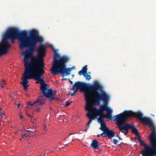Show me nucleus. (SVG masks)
I'll return each instance as SVG.
<instances>
[{
	"label": "nucleus",
	"instance_id": "1",
	"mask_svg": "<svg viewBox=\"0 0 156 156\" xmlns=\"http://www.w3.org/2000/svg\"><path fill=\"white\" fill-rule=\"evenodd\" d=\"M42 37L36 30H31L29 36H27L26 31H20L18 29L14 27L9 28L4 34L0 43V56L6 54L10 48L8 41V39L12 40L18 38L20 42V49H23L26 48L30 49L37 41H42Z\"/></svg>",
	"mask_w": 156,
	"mask_h": 156
},
{
	"label": "nucleus",
	"instance_id": "2",
	"mask_svg": "<svg viewBox=\"0 0 156 156\" xmlns=\"http://www.w3.org/2000/svg\"><path fill=\"white\" fill-rule=\"evenodd\" d=\"M43 39L42 37V41H37L29 49H27L22 52L23 57L25 71L43 75L45 73L44 69L45 68L44 63V59L40 56H35L34 53L35 51L37 44L42 43Z\"/></svg>",
	"mask_w": 156,
	"mask_h": 156
},
{
	"label": "nucleus",
	"instance_id": "3",
	"mask_svg": "<svg viewBox=\"0 0 156 156\" xmlns=\"http://www.w3.org/2000/svg\"><path fill=\"white\" fill-rule=\"evenodd\" d=\"M87 88L85 91L84 98H110V95L104 90L103 87L97 81L95 80L91 84H88L85 82L77 81L73 85L71 90L77 91L80 89L81 91Z\"/></svg>",
	"mask_w": 156,
	"mask_h": 156
},
{
	"label": "nucleus",
	"instance_id": "4",
	"mask_svg": "<svg viewBox=\"0 0 156 156\" xmlns=\"http://www.w3.org/2000/svg\"><path fill=\"white\" fill-rule=\"evenodd\" d=\"M43 75L41 74L33 73L24 71L21 78L22 81L20 84L24 87L25 90H27L28 86V80L34 79L37 80L36 83H40L41 84L40 89L42 91V93L45 98H55L57 92L56 90H53L51 88H48L47 85L45 83V81L41 77Z\"/></svg>",
	"mask_w": 156,
	"mask_h": 156
},
{
	"label": "nucleus",
	"instance_id": "5",
	"mask_svg": "<svg viewBox=\"0 0 156 156\" xmlns=\"http://www.w3.org/2000/svg\"><path fill=\"white\" fill-rule=\"evenodd\" d=\"M131 129L132 133L139 136L137 140L140 145L144 147L141 152L142 156H156V131L154 128H151L152 131L149 137L151 145L147 144L142 140L139 132L134 125Z\"/></svg>",
	"mask_w": 156,
	"mask_h": 156
},
{
	"label": "nucleus",
	"instance_id": "6",
	"mask_svg": "<svg viewBox=\"0 0 156 156\" xmlns=\"http://www.w3.org/2000/svg\"><path fill=\"white\" fill-rule=\"evenodd\" d=\"M69 59V58L66 56L60 57L59 54L55 51L54 56V60L51 68V73L55 74L59 69H63L64 63H66Z\"/></svg>",
	"mask_w": 156,
	"mask_h": 156
},
{
	"label": "nucleus",
	"instance_id": "7",
	"mask_svg": "<svg viewBox=\"0 0 156 156\" xmlns=\"http://www.w3.org/2000/svg\"><path fill=\"white\" fill-rule=\"evenodd\" d=\"M114 118V120L116 121V124L120 131L124 130L127 133L128 132V130L132 129L134 127L133 124L126 123L129 117L123 112L115 115Z\"/></svg>",
	"mask_w": 156,
	"mask_h": 156
},
{
	"label": "nucleus",
	"instance_id": "8",
	"mask_svg": "<svg viewBox=\"0 0 156 156\" xmlns=\"http://www.w3.org/2000/svg\"><path fill=\"white\" fill-rule=\"evenodd\" d=\"M123 112L129 117L134 116L138 119L140 122L143 123L145 125L150 126L152 129L154 128L153 122L151 119L147 117H143V114L140 111L135 112L131 110H125Z\"/></svg>",
	"mask_w": 156,
	"mask_h": 156
},
{
	"label": "nucleus",
	"instance_id": "9",
	"mask_svg": "<svg viewBox=\"0 0 156 156\" xmlns=\"http://www.w3.org/2000/svg\"><path fill=\"white\" fill-rule=\"evenodd\" d=\"M108 110L107 111L106 114L94 113L95 115V118L97 116H99V117L97 119V121L99 123L104 122V119L106 117H108L109 120H112V110L109 107H108Z\"/></svg>",
	"mask_w": 156,
	"mask_h": 156
},
{
	"label": "nucleus",
	"instance_id": "10",
	"mask_svg": "<svg viewBox=\"0 0 156 156\" xmlns=\"http://www.w3.org/2000/svg\"><path fill=\"white\" fill-rule=\"evenodd\" d=\"M46 98H37V99L34 102H28L27 105L37 107L38 105H42L45 103V99Z\"/></svg>",
	"mask_w": 156,
	"mask_h": 156
},
{
	"label": "nucleus",
	"instance_id": "11",
	"mask_svg": "<svg viewBox=\"0 0 156 156\" xmlns=\"http://www.w3.org/2000/svg\"><path fill=\"white\" fill-rule=\"evenodd\" d=\"M64 64L63 69L62 70H60V69H59L55 74L60 73L61 75H64L65 76H67L69 75L70 74L71 71L74 68V67L73 66L71 68H66V63H64Z\"/></svg>",
	"mask_w": 156,
	"mask_h": 156
},
{
	"label": "nucleus",
	"instance_id": "12",
	"mask_svg": "<svg viewBox=\"0 0 156 156\" xmlns=\"http://www.w3.org/2000/svg\"><path fill=\"white\" fill-rule=\"evenodd\" d=\"M108 107H107L106 105H101L98 109L96 107H92V108L93 109V111L95 113H99L101 114H104V111L108 110Z\"/></svg>",
	"mask_w": 156,
	"mask_h": 156
},
{
	"label": "nucleus",
	"instance_id": "13",
	"mask_svg": "<svg viewBox=\"0 0 156 156\" xmlns=\"http://www.w3.org/2000/svg\"><path fill=\"white\" fill-rule=\"evenodd\" d=\"M45 49V45L41 44H40L39 47L36 49V51L39 54L37 56H39L40 58H42L45 55L44 51Z\"/></svg>",
	"mask_w": 156,
	"mask_h": 156
},
{
	"label": "nucleus",
	"instance_id": "14",
	"mask_svg": "<svg viewBox=\"0 0 156 156\" xmlns=\"http://www.w3.org/2000/svg\"><path fill=\"white\" fill-rule=\"evenodd\" d=\"M90 98H85V101L86 102V105L85 107L86 110L88 111V112H91L92 114H94V112L93 111V109L92 108L93 106H90L89 104L90 103Z\"/></svg>",
	"mask_w": 156,
	"mask_h": 156
},
{
	"label": "nucleus",
	"instance_id": "15",
	"mask_svg": "<svg viewBox=\"0 0 156 156\" xmlns=\"http://www.w3.org/2000/svg\"><path fill=\"white\" fill-rule=\"evenodd\" d=\"M87 116L89 119L88 122L87 123L88 124H90L92 122L93 119H94L95 118V115L94 114H92L91 112H88L86 114Z\"/></svg>",
	"mask_w": 156,
	"mask_h": 156
},
{
	"label": "nucleus",
	"instance_id": "16",
	"mask_svg": "<svg viewBox=\"0 0 156 156\" xmlns=\"http://www.w3.org/2000/svg\"><path fill=\"white\" fill-rule=\"evenodd\" d=\"M106 132H107L106 136L108 137V139H112L114 136L115 133L114 130H110L109 129H108Z\"/></svg>",
	"mask_w": 156,
	"mask_h": 156
},
{
	"label": "nucleus",
	"instance_id": "17",
	"mask_svg": "<svg viewBox=\"0 0 156 156\" xmlns=\"http://www.w3.org/2000/svg\"><path fill=\"white\" fill-rule=\"evenodd\" d=\"M87 66H85L83 67L81 70L79 71L78 73V74L80 76L84 75V74H87Z\"/></svg>",
	"mask_w": 156,
	"mask_h": 156
},
{
	"label": "nucleus",
	"instance_id": "18",
	"mask_svg": "<svg viewBox=\"0 0 156 156\" xmlns=\"http://www.w3.org/2000/svg\"><path fill=\"white\" fill-rule=\"evenodd\" d=\"M91 147L94 149H97L99 146L98 142L96 139H94L92 141V143L91 144Z\"/></svg>",
	"mask_w": 156,
	"mask_h": 156
},
{
	"label": "nucleus",
	"instance_id": "19",
	"mask_svg": "<svg viewBox=\"0 0 156 156\" xmlns=\"http://www.w3.org/2000/svg\"><path fill=\"white\" fill-rule=\"evenodd\" d=\"M110 98H90V99H94V104L95 105H99L100 104V101L102 100H105L106 99Z\"/></svg>",
	"mask_w": 156,
	"mask_h": 156
},
{
	"label": "nucleus",
	"instance_id": "20",
	"mask_svg": "<svg viewBox=\"0 0 156 156\" xmlns=\"http://www.w3.org/2000/svg\"><path fill=\"white\" fill-rule=\"evenodd\" d=\"M100 124L101 127L100 128V129L102 130L107 131L108 129H109L106 126V123L104 122H102L99 123Z\"/></svg>",
	"mask_w": 156,
	"mask_h": 156
},
{
	"label": "nucleus",
	"instance_id": "21",
	"mask_svg": "<svg viewBox=\"0 0 156 156\" xmlns=\"http://www.w3.org/2000/svg\"><path fill=\"white\" fill-rule=\"evenodd\" d=\"M83 75V76L85 78V79L86 80H89L91 79V77L90 75L84 74V75Z\"/></svg>",
	"mask_w": 156,
	"mask_h": 156
},
{
	"label": "nucleus",
	"instance_id": "22",
	"mask_svg": "<svg viewBox=\"0 0 156 156\" xmlns=\"http://www.w3.org/2000/svg\"><path fill=\"white\" fill-rule=\"evenodd\" d=\"M72 103L71 100H69L66 101L65 102V106H68L70 104Z\"/></svg>",
	"mask_w": 156,
	"mask_h": 156
},
{
	"label": "nucleus",
	"instance_id": "23",
	"mask_svg": "<svg viewBox=\"0 0 156 156\" xmlns=\"http://www.w3.org/2000/svg\"><path fill=\"white\" fill-rule=\"evenodd\" d=\"M103 131V133H101V135L102 136V137H105L106 136V135L104 136V134H106L107 133V132L105 130H102Z\"/></svg>",
	"mask_w": 156,
	"mask_h": 156
},
{
	"label": "nucleus",
	"instance_id": "24",
	"mask_svg": "<svg viewBox=\"0 0 156 156\" xmlns=\"http://www.w3.org/2000/svg\"><path fill=\"white\" fill-rule=\"evenodd\" d=\"M74 90V92L72 93H69V94H70L71 97L73 96L76 94V92L77 91V90H76L75 89Z\"/></svg>",
	"mask_w": 156,
	"mask_h": 156
},
{
	"label": "nucleus",
	"instance_id": "25",
	"mask_svg": "<svg viewBox=\"0 0 156 156\" xmlns=\"http://www.w3.org/2000/svg\"><path fill=\"white\" fill-rule=\"evenodd\" d=\"M109 99H106L105 100H102V101H105V105H106V106H107V104H108V100Z\"/></svg>",
	"mask_w": 156,
	"mask_h": 156
},
{
	"label": "nucleus",
	"instance_id": "26",
	"mask_svg": "<svg viewBox=\"0 0 156 156\" xmlns=\"http://www.w3.org/2000/svg\"><path fill=\"white\" fill-rule=\"evenodd\" d=\"M31 120L32 122L34 123V122L36 120V119L34 117V116L32 117V118H31Z\"/></svg>",
	"mask_w": 156,
	"mask_h": 156
},
{
	"label": "nucleus",
	"instance_id": "27",
	"mask_svg": "<svg viewBox=\"0 0 156 156\" xmlns=\"http://www.w3.org/2000/svg\"><path fill=\"white\" fill-rule=\"evenodd\" d=\"M26 131L28 133H29V135L30 134V133H34V132H35L36 131V130H34L33 131H31L30 130H26Z\"/></svg>",
	"mask_w": 156,
	"mask_h": 156
},
{
	"label": "nucleus",
	"instance_id": "28",
	"mask_svg": "<svg viewBox=\"0 0 156 156\" xmlns=\"http://www.w3.org/2000/svg\"><path fill=\"white\" fill-rule=\"evenodd\" d=\"M28 136V135L26 134H24L22 135V136L23 138L25 137H27Z\"/></svg>",
	"mask_w": 156,
	"mask_h": 156
},
{
	"label": "nucleus",
	"instance_id": "29",
	"mask_svg": "<svg viewBox=\"0 0 156 156\" xmlns=\"http://www.w3.org/2000/svg\"><path fill=\"white\" fill-rule=\"evenodd\" d=\"M43 126L44 127V130L45 133H46L47 132V130L46 129V126L44 123L43 125Z\"/></svg>",
	"mask_w": 156,
	"mask_h": 156
},
{
	"label": "nucleus",
	"instance_id": "30",
	"mask_svg": "<svg viewBox=\"0 0 156 156\" xmlns=\"http://www.w3.org/2000/svg\"><path fill=\"white\" fill-rule=\"evenodd\" d=\"M49 99V100L51 101H52L54 100H55L56 99H58L59 98H48Z\"/></svg>",
	"mask_w": 156,
	"mask_h": 156
},
{
	"label": "nucleus",
	"instance_id": "31",
	"mask_svg": "<svg viewBox=\"0 0 156 156\" xmlns=\"http://www.w3.org/2000/svg\"><path fill=\"white\" fill-rule=\"evenodd\" d=\"M113 140V143L114 144H116L118 142V140L114 139Z\"/></svg>",
	"mask_w": 156,
	"mask_h": 156
},
{
	"label": "nucleus",
	"instance_id": "32",
	"mask_svg": "<svg viewBox=\"0 0 156 156\" xmlns=\"http://www.w3.org/2000/svg\"><path fill=\"white\" fill-rule=\"evenodd\" d=\"M41 108L40 107H37L36 110V111L37 112H39L40 111Z\"/></svg>",
	"mask_w": 156,
	"mask_h": 156
},
{
	"label": "nucleus",
	"instance_id": "33",
	"mask_svg": "<svg viewBox=\"0 0 156 156\" xmlns=\"http://www.w3.org/2000/svg\"><path fill=\"white\" fill-rule=\"evenodd\" d=\"M82 131L81 130H80L78 132L76 133L75 134H82Z\"/></svg>",
	"mask_w": 156,
	"mask_h": 156
},
{
	"label": "nucleus",
	"instance_id": "34",
	"mask_svg": "<svg viewBox=\"0 0 156 156\" xmlns=\"http://www.w3.org/2000/svg\"><path fill=\"white\" fill-rule=\"evenodd\" d=\"M2 84H5V81L4 80H2Z\"/></svg>",
	"mask_w": 156,
	"mask_h": 156
},
{
	"label": "nucleus",
	"instance_id": "35",
	"mask_svg": "<svg viewBox=\"0 0 156 156\" xmlns=\"http://www.w3.org/2000/svg\"><path fill=\"white\" fill-rule=\"evenodd\" d=\"M68 80H69V81L70 83L71 84H73V81H71L70 80V79H68Z\"/></svg>",
	"mask_w": 156,
	"mask_h": 156
},
{
	"label": "nucleus",
	"instance_id": "36",
	"mask_svg": "<svg viewBox=\"0 0 156 156\" xmlns=\"http://www.w3.org/2000/svg\"><path fill=\"white\" fill-rule=\"evenodd\" d=\"M90 124H88V123H87V128H89L90 127Z\"/></svg>",
	"mask_w": 156,
	"mask_h": 156
},
{
	"label": "nucleus",
	"instance_id": "37",
	"mask_svg": "<svg viewBox=\"0 0 156 156\" xmlns=\"http://www.w3.org/2000/svg\"><path fill=\"white\" fill-rule=\"evenodd\" d=\"M31 136L33 138H36V135H31Z\"/></svg>",
	"mask_w": 156,
	"mask_h": 156
},
{
	"label": "nucleus",
	"instance_id": "38",
	"mask_svg": "<svg viewBox=\"0 0 156 156\" xmlns=\"http://www.w3.org/2000/svg\"><path fill=\"white\" fill-rule=\"evenodd\" d=\"M27 115L28 116L30 117L31 118H32V117L33 116V115H30L27 114Z\"/></svg>",
	"mask_w": 156,
	"mask_h": 156
},
{
	"label": "nucleus",
	"instance_id": "39",
	"mask_svg": "<svg viewBox=\"0 0 156 156\" xmlns=\"http://www.w3.org/2000/svg\"><path fill=\"white\" fill-rule=\"evenodd\" d=\"M20 117L21 119H23L24 118V117L22 116L21 114H20Z\"/></svg>",
	"mask_w": 156,
	"mask_h": 156
},
{
	"label": "nucleus",
	"instance_id": "40",
	"mask_svg": "<svg viewBox=\"0 0 156 156\" xmlns=\"http://www.w3.org/2000/svg\"><path fill=\"white\" fill-rule=\"evenodd\" d=\"M15 104L16 105H17L18 108H19V107L20 106V103H19L18 104H16V103H15Z\"/></svg>",
	"mask_w": 156,
	"mask_h": 156
},
{
	"label": "nucleus",
	"instance_id": "41",
	"mask_svg": "<svg viewBox=\"0 0 156 156\" xmlns=\"http://www.w3.org/2000/svg\"><path fill=\"white\" fill-rule=\"evenodd\" d=\"M0 86H1V87H4V86H3L2 84H1V83L0 82Z\"/></svg>",
	"mask_w": 156,
	"mask_h": 156
},
{
	"label": "nucleus",
	"instance_id": "42",
	"mask_svg": "<svg viewBox=\"0 0 156 156\" xmlns=\"http://www.w3.org/2000/svg\"><path fill=\"white\" fill-rule=\"evenodd\" d=\"M11 42L12 43H14L15 41H14V39H11Z\"/></svg>",
	"mask_w": 156,
	"mask_h": 156
},
{
	"label": "nucleus",
	"instance_id": "43",
	"mask_svg": "<svg viewBox=\"0 0 156 156\" xmlns=\"http://www.w3.org/2000/svg\"><path fill=\"white\" fill-rule=\"evenodd\" d=\"M4 114H5V113H1V116L2 117V115H4Z\"/></svg>",
	"mask_w": 156,
	"mask_h": 156
},
{
	"label": "nucleus",
	"instance_id": "44",
	"mask_svg": "<svg viewBox=\"0 0 156 156\" xmlns=\"http://www.w3.org/2000/svg\"><path fill=\"white\" fill-rule=\"evenodd\" d=\"M84 132H87V129H85L83 130Z\"/></svg>",
	"mask_w": 156,
	"mask_h": 156
},
{
	"label": "nucleus",
	"instance_id": "45",
	"mask_svg": "<svg viewBox=\"0 0 156 156\" xmlns=\"http://www.w3.org/2000/svg\"><path fill=\"white\" fill-rule=\"evenodd\" d=\"M67 145V144H64V146L62 147H66Z\"/></svg>",
	"mask_w": 156,
	"mask_h": 156
},
{
	"label": "nucleus",
	"instance_id": "46",
	"mask_svg": "<svg viewBox=\"0 0 156 156\" xmlns=\"http://www.w3.org/2000/svg\"><path fill=\"white\" fill-rule=\"evenodd\" d=\"M119 140H122V138H120V137H119Z\"/></svg>",
	"mask_w": 156,
	"mask_h": 156
},
{
	"label": "nucleus",
	"instance_id": "47",
	"mask_svg": "<svg viewBox=\"0 0 156 156\" xmlns=\"http://www.w3.org/2000/svg\"><path fill=\"white\" fill-rule=\"evenodd\" d=\"M97 136L98 137H100V135H97Z\"/></svg>",
	"mask_w": 156,
	"mask_h": 156
},
{
	"label": "nucleus",
	"instance_id": "48",
	"mask_svg": "<svg viewBox=\"0 0 156 156\" xmlns=\"http://www.w3.org/2000/svg\"><path fill=\"white\" fill-rule=\"evenodd\" d=\"M74 134V133H71V134H70L69 136L71 135H73V134Z\"/></svg>",
	"mask_w": 156,
	"mask_h": 156
},
{
	"label": "nucleus",
	"instance_id": "49",
	"mask_svg": "<svg viewBox=\"0 0 156 156\" xmlns=\"http://www.w3.org/2000/svg\"><path fill=\"white\" fill-rule=\"evenodd\" d=\"M117 137H119V135L118 134L117 135Z\"/></svg>",
	"mask_w": 156,
	"mask_h": 156
},
{
	"label": "nucleus",
	"instance_id": "50",
	"mask_svg": "<svg viewBox=\"0 0 156 156\" xmlns=\"http://www.w3.org/2000/svg\"><path fill=\"white\" fill-rule=\"evenodd\" d=\"M22 138H20V141H21L22 140Z\"/></svg>",
	"mask_w": 156,
	"mask_h": 156
},
{
	"label": "nucleus",
	"instance_id": "51",
	"mask_svg": "<svg viewBox=\"0 0 156 156\" xmlns=\"http://www.w3.org/2000/svg\"><path fill=\"white\" fill-rule=\"evenodd\" d=\"M67 79H66V78H64V79H63V80H67Z\"/></svg>",
	"mask_w": 156,
	"mask_h": 156
},
{
	"label": "nucleus",
	"instance_id": "52",
	"mask_svg": "<svg viewBox=\"0 0 156 156\" xmlns=\"http://www.w3.org/2000/svg\"><path fill=\"white\" fill-rule=\"evenodd\" d=\"M72 76H74V74H73V75H72Z\"/></svg>",
	"mask_w": 156,
	"mask_h": 156
},
{
	"label": "nucleus",
	"instance_id": "53",
	"mask_svg": "<svg viewBox=\"0 0 156 156\" xmlns=\"http://www.w3.org/2000/svg\"><path fill=\"white\" fill-rule=\"evenodd\" d=\"M16 133H17V132H15V134H16Z\"/></svg>",
	"mask_w": 156,
	"mask_h": 156
},
{
	"label": "nucleus",
	"instance_id": "54",
	"mask_svg": "<svg viewBox=\"0 0 156 156\" xmlns=\"http://www.w3.org/2000/svg\"><path fill=\"white\" fill-rule=\"evenodd\" d=\"M124 134H125V135H126V133H124Z\"/></svg>",
	"mask_w": 156,
	"mask_h": 156
},
{
	"label": "nucleus",
	"instance_id": "55",
	"mask_svg": "<svg viewBox=\"0 0 156 156\" xmlns=\"http://www.w3.org/2000/svg\"><path fill=\"white\" fill-rule=\"evenodd\" d=\"M1 109V108L0 107V110Z\"/></svg>",
	"mask_w": 156,
	"mask_h": 156
},
{
	"label": "nucleus",
	"instance_id": "56",
	"mask_svg": "<svg viewBox=\"0 0 156 156\" xmlns=\"http://www.w3.org/2000/svg\"><path fill=\"white\" fill-rule=\"evenodd\" d=\"M53 152V151H51V152Z\"/></svg>",
	"mask_w": 156,
	"mask_h": 156
},
{
	"label": "nucleus",
	"instance_id": "57",
	"mask_svg": "<svg viewBox=\"0 0 156 156\" xmlns=\"http://www.w3.org/2000/svg\"><path fill=\"white\" fill-rule=\"evenodd\" d=\"M0 97H1V96H0Z\"/></svg>",
	"mask_w": 156,
	"mask_h": 156
}]
</instances>
